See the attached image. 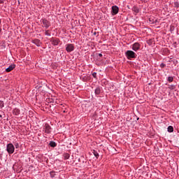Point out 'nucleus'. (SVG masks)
Instances as JSON below:
<instances>
[{
    "label": "nucleus",
    "mask_w": 179,
    "mask_h": 179,
    "mask_svg": "<svg viewBox=\"0 0 179 179\" xmlns=\"http://www.w3.org/2000/svg\"><path fill=\"white\" fill-rule=\"evenodd\" d=\"M125 54L127 59H131V58H135L136 57V53L132 50H127Z\"/></svg>",
    "instance_id": "nucleus-1"
},
{
    "label": "nucleus",
    "mask_w": 179,
    "mask_h": 179,
    "mask_svg": "<svg viewBox=\"0 0 179 179\" xmlns=\"http://www.w3.org/2000/svg\"><path fill=\"white\" fill-rule=\"evenodd\" d=\"M6 150L9 155H12L15 152V146L12 143H8L6 147Z\"/></svg>",
    "instance_id": "nucleus-2"
},
{
    "label": "nucleus",
    "mask_w": 179,
    "mask_h": 179,
    "mask_svg": "<svg viewBox=\"0 0 179 179\" xmlns=\"http://www.w3.org/2000/svg\"><path fill=\"white\" fill-rule=\"evenodd\" d=\"M73 50H75V46L73 44L69 43L66 45V50L67 52H72Z\"/></svg>",
    "instance_id": "nucleus-3"
},
{
    "label": "nucleus",
    "mask_w": 179,
    "mask_h": 179,
    "mask_svg": "<svg viewBox=\"0 0 179 179\" xmlns=\"http://www.w3.org/2000/svg\"><path fill=\"white\" fill-rule=\"evenodd\" d=\"M42 26L43 27H45V29H48L51 24L47 20H42Z\"/></svg>",
    "instance_id": "nucleus-4"
},
{
    "label": "nucleus",
    "mask_w": 179,
    "mask_h": 179,
    "mask_svg": "<svg viewBox=\"0 0 179 179\" xmlns=\"http://www.w3.org/2000/svg\"><path fill=\"white\" fill-rule=\"evenodd\" d=\"M118 10H120V8H118V6H112V15H117V13H118Z\"/></svg>",
    "instance_id": "nucleus-5"
},
{
    "label": "nucleus",
    "mask_w": 179,
    "mask_h": 179,
    "mask_svg": "<svg viewBox=\"0 0 179 179\" xmlns=\"http://www.w3.org/2000/svg\"><path fill=\"white\" fill-rule=\"evenodd\" d=\"M45 134H50L51 133V127L48 124H45Z\"/></svg>",
    "instance_id": "nucleus-6"
},
{
    "label": "nucleus",
    "mask_w": 179,
    "mask_h": 179,
    "mask_svg": "<svg viewBox=\"0 0 179 179\" xmlns=\"http://www.w3.org/2000/svg\"><path fill=\"white\" fill-rule=\"evenodd\" d=\"M139 48H141V45L138 43H135L134 44H133L132 50L134 51H138V50H139Z\"/></svg>",
    "instance_id": "nucleus-7"
},
{
    "label": "nucleus",
    "mask_w": 179,
    "mask_h": 179,
    "mask_svg": "<svg viewBox=\"0 0 179 179\" xmlns=\"http://www.w3.org/2000/svg\"><path fill=\"white\" fill-rule=\"evenodd\" d=\"M50 41H51L52 45H58V44H59V39H58V38H52Z\"/></svg>",
    "instance_id": "nucleus-8"
},
{
    "label": "nucleus",
    "mask_w": 179,
    "mask_h": 179,
    "mask_svg": "<svg viewBox=\"0 0 179 179\" xmlns=\"http://www.w3.org/2000/svg\"><path fill=\"white\" fill-rule=\"evenodd\" d=\"M15 68H16V65L15 64H11L8 66V68H7L6 69V72H10L12 71H13V69H15Z\"/></svg>",
    "instance_id": "nucleus-9"
},
{
    "label": "nucleus",
    "mask_w": 179,
    "mask_h": 179,
    "mask_svg": "<svg viewBox=\"0 0 179 179\" xmlns=\"http://www.w3.org/2000/svg\"><path fill=\"white\" fill-rule=\"evenodd\" d=\"M95 94H100V93H101V88L100 87H96L95 89V92H94Z\"/></svg>",
    "instance_id": "nucleus-10"
},
{
    "label": "nucleus",
    "mask_w": 179,
    "mask_h": 179,
    "mask_svg": "<svg viewBox=\"0 0 179 179\" xmlns=\"http://www.w3.org/2000/svg\"><path fill=\"white\" fill-rule=\"evenodd\" d=\"M49 145L51 146V148H55V146H57V143H55L54 141H50Z\"/></svg>",
    "instance_id": "nucleus-11"
},
{
    "label": "nucleus",
    "mask_w": 179,
    "mask_h": 179,
    "mask_svg": "<svg viewBox=\"0 0 179 179\" xmlns=\"http://www.w3.org/2000/svg\"><path fill=\"white\" fill-rule=\"evenodd\" d=\"M132 10L136 13H138L139 12V8H138V7L134 6L132 8Z\"/></svg>",
    "instance_id": "nucleus-12"
},
{
    "label": "nucleus",
    "mask_w": 179,
    "mask_h": 179,
    "mask_svg": "<svg viewBox=\"0 0 179 179\" xmlns=\"http://www.w3.org/2000/svg\"><path fill=\"white\" fill-rule=\"evenodd\" d=\"M174 131V128L172 126H169L168 127V132H173Z\"/></svg>",
    "instance_id": "nucleus-13"
},
{
    "label": "nucleus",
    "mask_w": 179,
    "mask_h": 179,
    "mask_svg": "<svg viewBox=\"0 0 179 179\" xmlns=\"http://www.w3.org/2000/svg\"><path fill=\"white\" fill-rule=\"evenodd\" d=\"M93 154H94V155L95 156V157L96 158V159H99V152H97V151H96V150H94L93 151Z\"/></svg>",
    "instance_id": "nucleus-14"
},
{
    "label": "nucleus",
    "mask_w": 179,
    "mask_h": 179,
    "mask_svg": "<svg viewBox=\"0 0 179 179\" xmlns=\"http://www.w3.org/2000/svg\"><path fill=\"white\" fill-rule=\"evenodd\" d=\"M169 89H170V90H174L176 89V85H171L169 86Z\"/></svg>",
    "instance_id": "nucleus-15"
},
{
    "label": "nucleus",
    "mask_w": 179,
    "mask_h": 179,
    "mask_svg": "<svg viewBox=\"0 0 179 179\" xmlns=\"http://www.w3.org/2000/svg\"><path fill=\"white\" fill-rule=\"evenodd\" d=\"M64 157L65 160H68V159H69V157H70V155H69V154L66 153L64 155Z\"/></svg>",
    "instance_id": "nucleus-16"
},
{
    "label": "nucleus",
    "mask_w": 179,
    "mask_h": 179,
    "mask_svg": "<svg viewBox=\"0 0 179 179\" xmlns=\"http://www.w3.org/2000/svg\"><path fill=\"white\" fill-rule=\"evenodd\" d=\"M173 80H174V78H173L171 76L168 78V81L169 82L171 83V82H173Z\"/></svg>",
    "instance_id": "nucleus-17"
},
{
    "label": "nucleus",
    "mask_w": 179,
    "mask_h": 179,
    "mask_svg": "<svg viewBox=\"0 0 179 179\" xmlns=\"http://www.w3.org/2000/svg\"><path fill=\"white\" fill-rule=\"evenodd\" d=\"M35 44L38 47L40 45V41L38 39L35 40Z\"/></svg>",
    "instance_id": "nucleus-18"
},
{
    "label": "nucleus",
    "mask_w": 179,
    "mask_h": 179,
    "mask_svg": "<svg viewBox=\"0 0 179 179\" xmlns=\"http://www.w3.org/2000/svg\"><path fill=\"white\" fill-rule=\"evenodd\" d=\"M45 36H51V34H50V31H48V30H46L45 31Z\"/></svg>",
    "instance_id": "nucleus-19"
},
{
    "label": "nucleus",
    "mask_w": 179,
    "mask_h": 179,
    "mask_svg": "<svg viewBox=\"0 0 179 179\" xmlns=\"http://www.w3.org/2000/svg\"><path fill=\"white\" fill-rule=\"evenodd\" d=\"M92 76H93V78H96V76H97V73H96V72L93 73H92Z\"/></svg>",
    "instance_id": "nucleus-20"
},
{
    "label": "nucleus",
    "mask_w": 179,
    "mask_h": 179,
    "mask_svg": "<svg viewBox=\"0 0 179 179\" xmlns=\"http://www.w3.org/2000/svg\"><path fill=\"white\" fill-rule=\"evenodd\" d=\"M50 176L51 177H54V176H55V172L54 171L50 172Z\"/></svg>",
    "instance_id": "nucleus-21"
},
{
    "label": "nucleus",
    "mask_w": 179,
    "mask_h": 179,
    "mask_svg": "<svg viewBox=\"0 0 179 179\" xmlns=\"http://www.w3.org/2000/svg\"><path fill=\"white\" fill-rule=\"evenodd\" d=\"M15 148H16V149H18V148H19V143H15Z\"/></svg>",
    "instance_id": "nucleus-22"
},
{
    "label": "nucleus",
    "mask_w": 179,
    "mask_h": 179,
    "mask_svg": "<svg viewBox=\"0 0 179 179\" xmlns=\"http://www.w3.org/2000/svg\"><path fill=\"white\" fill-rule=\"evenodd\" d=\"M160 66L162 68H164L166 66V64L164 63H162V64H160Z\"/></svg>",
    "instance_id": "nucleus-23"
},
{
    "label": "nucleus",
    "mask_w": 179,
    "mask_h": 179,
    "mask_svg": "<svg viewBox=\"0 0 179 179\" xmlns=\"http://www.w3.org/2000/svg\"><path fill=\"white\" fill-rule=\"evenodd\" d=\"M3 107V102H0V108H2Z\"/></svg>",
    "instance_id": "nucleus-24"
},
{
    "label": "nucleus",
    "mask_w": 179,
    "mask_h": 179,
    "mask_svg": "<svg viewBox=\"0 0 179 179\" xmlns=\"http://www.w3.org/2000/svg\"><path fill=\"white\" fill-rule=\"evenodd\" d=\"M5 0H0V3H3V1H4Z\"/></svg>",
    "instance_id": "nucleus-25"
},
{
    "label": "nucleus",
    "mask_w": 179,
    "mask_h": 179,
    "mask_svg": "<svg viewBox=\"0 0 179 179\" xmlns=\"http://www.w3.org/2000/svg\"><path fill=\"white\" fill-rule=\"evenodd\" d=\"M99 57H103V55L101 53H99Z\"/></svg>",
    "instance_id": "nucleus-26"
},
{
    "label": "nucleus",
    "mask_w": 179,
    "mask_h": 179,
    "mask_svg": "<svg viewBox=\"0 0 179 179\" xmlns=\"http://www.w3.org/2000/svg\"><path fill=\"white\" fill-rule=\"evenodd\" d=\"M1 31H2V29L0 27V33H1Z\"/></svg>",
    "instance_id": "nucleus-27"
},
{
    "label": "nucleus",
    "mask_w": 179,
    "mask_h": 179,
    "mask_svg": "<svg viewBox=\"0 0 179 179\" xmlns=\"http://www.w3.org/2000/svg\"><path fill=\"white\" fill-rule=\"evenodd\" d=\"M94 34L96 35V32H94Z\"/></svg>",
    "instance_id": "nucleus-28"
},
{
    "label": "nucleus",
    "mask_w": 179,
    "mask_h": 179,
    "mask_svg": "<svg viewBox=\"0 0 179 179\" xmlns=\"http://www.w3.org/2000/svg\"><path fill=\"white\" fill-rule=\"evenodd\" d=\"M0 24H1V20H0Z\"/></svg>",
    "instance_id": "nucleus-29"
}]
</instances>
